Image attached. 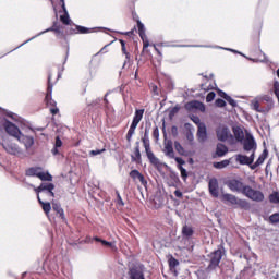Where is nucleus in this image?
<instances>
[{"instance_id": "c03bdc74", "label": "nucleus", "mask_w": 279, "mask_h": 279, "mask_svg": "<svg viewBox=\"0 0 279 279\" xmlns=\"http://www.w3.org/2000/svg\"><path fill=\"white\" fill-rule=\"evenodd\" d=\"M179 265H180V262H178V259H175V257H171L169 259L170 269H173V268L178 267Z\"/></svg>"}, {"instance_id": "9b49d317", "label": "nucleus", "mask_w": 279, "mask_h": 279, "mask_svg": "<svg viewBox=\"0 0 279 279\" xmlns=\"http://www.w3.org/2000/svg\"><path fill=\"white\" fill-rule=\"evenodd\" d=\"M16 140L19 141V143H22V145H24L26 150L32 149V147H34V137L29 135L21 133Z\"/></svg>"}, {"instance_id": "1a4fd4ad", "label": "nucleus", "mask_w": 279, "mask_h": 279, "mask_svg": "<svg viewBox=\"0 0 279 279\" xmlns=\"http://www.w3.org/2000/svg\"><path fill=\"white\" fill-rule=\"evenodd\" d=\"M53 189L56 185L53 183H41L38 187H34L37 197H40V193H44L47 197H56V193H53Z\"/></svg>"}, {"instance_id": "f03ea898", "label": "nucleus", "mask_w": 279, "mask_h": 279, "mask_svg": "<svg viewBox=\"0 0 279 279\" xmlns=\"http://www.w3.org/2000/svg\"><path fill=\"white\" fill-rule=\"evenodd\" d=\"M251 106L255 112H269L274 108V98L267 95L258 96L251 101Z\"/></svg>"}, {"instance_id": "09e8293b", "label": "nucleus", "mask_w": 279, "mask_h": 279, "mask_svg": "<svg viewBox=\"0 0 279 279\" xmlns=\"http://www.w3.org/2000/svg\"><path fill=\"white\" fill-rule=\"evenodd\" d=\"M216 96H217V94H215V92L208 93L206 96L207 104H210V101H214Z\"/></svg>"}, {"instance_id": "e2e57ef3", "label": "nucleus", "mask_w": 279, "mask_h": 279, "mask_svg": "<svg viewBox=\"0 0 279 279\" xmlns=\"http://www.w3.org/2000/svg\"><path fill=\"white\" fill-rule=\"evenodd\" d=\"M193 121L196 123V125H199V118L198 117L194 118Z\"/></svg>"}, {"instance_id": "a878e982", "label": "nucleus", "mask_w": 279, "mask_h": 279, "mask_svg": "<svg viewBox=\"0 0 279 279\" xmlns=\"http://www.w3.org/2000/svg\"><path fill=\"white\" fill-rule=\"evenodd\" d=\"M193 234H195L193 227H191L189 225H184L182 227V236H184L185 239H191V236H193Z\"/></svg>"}, {"instance_id": "ddd939ff", "label": "nucleus", "mask_w": 279, "mask_h": 279, "mask_svg": "<svg viewBox=\"0 0 279 279\" xmlns=\"http://www.w3.org/2000/svg\"><path fill=\"white\" fill-rule=\"evenodd\" d=\"M129 175L133 180V182H140L142 186H147V181L145 179V175H143L141 171L134 169L129 173Z\"/></svg>"}, {"instance_id": "2f4dec72", "label": "nucleus", "mask_w": 279, "mask_h": 279, "mask_svg": "<svg viewBox=\"0 0 279 279\" xmlns=\"http://www.w3.org/2000/svg\"><path fill=\"white\" fill-rule=\"evenodd\" d=\"M41 182H51L53 180V177L49 172H39L38 177Z\"/></svg>"}, {"instance_id": "f8f14e48", "label": "nucleus", "mask_w": 279, "mask_h": 279, "mask_svg": "<svg viewBox=\"0 0 279 279\" xmlns=\"http://www.w3.org/2000/svg\"><path fill=\"white\" fill-rule=\"evenodd\" d=\"M208 189L211 197H219V181L216 178H211L208 182Z\"/></svg>"}, {"instance_id": "72a5a7b5", "label": "nucleus", "mask_w": 279, "mask_h": 279, "mask_svg": "<svg viewBox=\"0 0 279 279\" xmlns=\"http://www.w3.org/2000/svg\"><path fill=\"white\" fill-rule=\"evenodd\" d=\"M174 149L179 156H186V149H184V146L178 141L174 142Z\"/></svg>"}, {"instance_id": "4468645a", "label": "nucleus", "mask_w": 279, "mask_h": 279, "mask_svg": "<svg viewBox=\"0 0 279 279\" xmlns=\"http://www.w3.org/2000/svg\"><path fill=\"white\" fill-rule=\"evenodd\" d=\"M254 158H256L254 153H252L250 157L240 154L236 155L235 160L236 162H239V165H247L248 167H251L252 165H254Z\"/></svg>"}, {"instance_id": "4d7b16f0", "label": "nucleus", "mask_w": 279, "mask_h": 279, "mask_svg": "<svg viewBox=\"0 0 279 279\" xmlns=\"http://www.w3.org/2000/svg\"><path fill=\"white\" fill-rule=\"evenodd\" d=\"M151 93H153V95H155V96L160 95V93L158 92V85H153V86H151Z\"/></svg>"}, {"instance_id": "3c124183", "label": "nucleus", "mask_w": 279, "mask_h": 279, "mask_svg": "<svg viewBox=\"0 0 279 279\" xmlns=\"http://www.w3.org/2000/svg\"><path fill=\"white\" fill-rule=\"evenodd\" d=\"M174 160L178 163V167H182V165H186V161H184L182 157H174Z\"/></svg>"}, {"instance_id": "69168bd1", "label": "nucleus", "mask_w": 279, "mask_h": 279, "mask_svg": "<svg viewBox=\"0 0 279 279\" xmlns=\"http://www.w3.org/2000/svg\"><path fill=\"white\" fill-rule=\"evenodd\" d=\"M135 80H138V69L135 71Z\"/></svg>"}, {"instance_id": "20e7f679", "label": "nucleus", "mask_w": 279, "mask_h": 279, "mask_svg": "<svg viewBox=\"0 0 279 279\" xmlns=\"http://www.w3.org/2000/svg\"><path fill=\"white\" fill-rule=\"evenodd\" d=\"M142 143L146 151V156L154 167H159L160 166V159L156 157L154 151H151V144L149 142V130L145 129L144 136L142 137Z\"/></svg>"}, {"instance_id": "423d86ee", "label": "nucleus", "mask_w": 279, "mask_h": 279, "mask_svg": "<svg viewBox=\"0 0 279 279\" xmlns=\"http://www.w3.org/2000/svg\"><path fill=\"white\" fill-rule=\"evenodd\" d=\"M0 145L3 147L7 154H10L11 156H21V154H23L21 147H19V145L15 143H12L8 136L0 135Z\"/></svg>"}, {"instance_id": "774afa93", "label": "nucleus", "mask_w": 279, "mask_h": 279, "mask_svg": "<svg viewBox=\"0 0 279 279\" xmlns=\"http://www.w3.org/2000/svg\"><path fill=\"white\" fill-rule=\"evenodd\" d=\"M277 77H279V68L276 71Z\"/></svg>"}, {"instance_id": "473e14b6", "label": "nucleus", "mask_w": 279, "mask_h": 279, "mask_svg": "<svg viewBox=\"0 0 279 279\" xmlns=\"http://www.w3.org/2000/svg\"><path fill=\"white\" fill-rule=\"evenodd\" d=\"M129 5L132 10L133 21H135L136 23H141V17H138V14H136V11H134V8H136V3L133 0H131L129 1Z\"/></svg>"}, {"instance_id": "6e6552de", "label": "nucleus", "mask_w": 279, "mask_h": 279, "mask_svg": "<svg viewBox=\"0 0 279 279\" xmlns=\"http://www.w3.org/2000/svg\"><path fill=\"white\" fill-rule=\"evenodd\" d=\"M144 114H145V109H136L135 110L133 121H132L131 126L126 133L128 143H132V137L134 136V134L136 132V128H138V123H141V121H143Z\"/></svg>"}, {"instance_id": "c9c22d12", "label": "nucleus", "mask_w": 279, "mask_h": 279, "mask_svg": "<svg viewBox=\"0 0 279 279\" xmlns=\"http://www.w3.org/2000/svg\"><path fill=\"white\" fill-rule=\"evenodd\" d=\"M199 106H204L202 102L194 100V101H190L185 105V108H187L189 110L193 109V108H199Z\"/></svg>"}, {"instance_id": "bb28decb", "label": "nucleus", "mask_w": 279, "mask_h": 279, "mask_svg": "<svg viewBox=\"0 0 279 279\" xmlns=\"http://www.w3.org/2000/svg\"><path fill=\"white\" fill-rule=\"evenodd\" d=\"M52 209L54 210V213H57V215H59V217L64 221V219H66L64 217V209L62 208V205H60V203H52Z\"/></svg>"}, {"instance_id": "58836bf2", "label": "nucleus", "mask_w": 279, "mask_h": 279, "mask_svg": "<svg viewBox=\"0 0 279 279\" xmlns=\"http://www.w3.org/2000/svg\"><path fill=\"white\" fill-rule=\"evenodd\" d=\"M269 202L271 204H279V194H278V192H275V193L269 195Z\"/></svg>"}, {"instance_id": "2eb2a0df", "label": "nucleus", "mask_w": 279, "mask_h": 279, "mask_svg": "<svg viewBox=\"0 0 279 279\" xmlns=\"http://www.w3.org/2000/svg\"><path fill=\"white\" fill-rule=\"evenodd\" d=\"M216 135L218 141L226 143V141H228V138L230 137V130L227 126H219L216 130Z\"/></svg>"}, {"instance_id": "13d9d810", "label": "nucleus", "mask_w": 279, "mask_h": 279, "mask_svg": "<svg viewBox=\"0 0 279 279\" xmlns=\"http://www.w3.org/2000/svg\"><path fill=\"white\" fill-rule=\"evenodd\" d=\"M54 147H62V140H60V136L56 137V143H54Z\"/></svg>"}, {"instance_id": "e433bc0d", "label": "nucleus", "mask_w": 279, "mask_h": 279, "mask_svg": "<svg viewBox=\"0 0 279 279\" xmlns=\"http://www.w3.org/2000/svg\"><path fill=\"white\" fill-rule=\"evenodd\" d=\"M94 241H96V243H101V245H104L105 247H112V242L101 240V238H99V236H95Z\"/></svg>"}, {"instance_id": "603ef678", "label": "nucleus", "mask_w": 279, "mask_h": 279, "mask_svg": "<svg viewBox=\"0 0 279 279\" xmlns=\"http://www.w3.org/2000/svg\"><path fill=\"white\" fill-rule=\"evenodd\" d=\"M226 101H228V104L230 105V106H232V108H236V101L234 100V99H232V97H228L227 99H226Z\"/></svg>"}, {"instance_id": "c756f323", "label": "nucleus", "mask_w": 279, "mask_h": 279, "mask_svg": "<svg viewBox=\"0 0 279 279\" xmlns=\"http://www.w3.org/2000/svg\"><path fill=\"white\" fill-rule=\"evenodd\" d=\"M37 201L40 204L45 215H49V213H51V203L47 202H43V199H40V196H37Z\"/></svg>"}, {"instance_id": "052dcab7", "label": "nucleus", "mask_w": 279, "mask_h": 279, "mask_svg": "<svg viewBox=\"0 0 279 279\" xmlns=\"http://www.w3.org/2000/svg\"><path fill=\"white\" fill-rule=\"evenodd\" d=\"M186 138H187V141H193V132L189 131L186 133Z\"/></svg>"}, {"instance_id": "0e129e2a", "label": "nucleus", "mask_w": 279, "mask_h": 279, "mask_svg": "<svg viewBox=\"0 0 279 279\" xmlns=\"http://www.w3.org/2000/svg\"><path fill=\"white\" fill-rule=\"evenodd\" d=\"M52 154H58V148L54 146V148L52 149Z\"/></svg>"}, {"instance_id": "864d4df0", "label": "nucleus", "mask_w": 279, "mask_h": 279, "mask_svg": "<svg viewBox=\"0 0 279 279\" xmlns=\"http://www.w3.org/2000/svg\"><path fill=\"white\" fill-rule=\"evenodd\" d=\"M234 136L236 141H243V132L234 131Z\"/></svg>"}, {"instance_id": "aec40b11", "label": "nucleus", "mask_w": 279, "mask_h": 279, "mask_svg": "<svg viewBox=\"0 0 279 279\" xmlns=\"http://www.w3.org/2000/svg\"><path fill=\"white\" fill-rule=\"evenodd\" d=\"M163 154L168 158H172V159L175 158V151L173 150V142L171 140H168L167 142H165Z\"/></svg>"}, {"instance_id": "6e6d98bb", "label": "nucleus", "mask_w": 279, "mask_h": 279, "mask_svg": "<svg viewBox=\"0 0 279 279\" xmlns=\"http://www.w3.org/2000/svg\"><path fill=\"white\" fill-rule=\"evenodd\" d=\"M180 112V107L175 106L170 110V117H173V114H178Z\"/></svg>"}, {"instance_id": "bf43d9fd", "label": "nucleus", "mask_w": 279, "mask_h": 279, "mask_svg": "<svg viewBox=\"0 0 279 279\" xmlns=\"http://www.w3.org/2000/svg\"><path fill=\"white\" fill-rule=\"evenodd\" d=\"M202 90H205V93H208V90H213V86H206L204 84L201 85Z\"/></svg>"}, {"instance_id": "393cba45", "label": "nucleus", "mask_w": 279, "mask_h": 279, "mask_svg": "<svg viewBox=\"0 0 279 279\" xmlns=\"http://www.w3.org/2000/svg\"><path fill=\"white\" fill-rule=\"evenodd\" d=\"M251 44L253 47H258V45H260V28L253 31L251 34Z\"/></svg>"}, {"instance_id": "8fccbe9b", "label": "nucleus", "mask_w": 279, "mask_h": 279, "mask_svg": "<svg viewBox=\"0 0 279 279\" xmlns=\"http://www.w3.org/2000/svg\"><path fill=\"white\" fill-rule=\"evenodd\" d=\"M116 195H117L118 206H125V203H123V198L121 197V194L119 193V191H116Z\"/></svg>"}, {"instance_id": "f704fd0d", "label": "nucleus", "mask_w": 279, "mask_h": 279, "mask_svg": "<svg viewBox=\"0 0 279 279\" xmlns=\"http://www.w3.org/2000/svg\"><path fill=\"white\" fill-rule=\"evenodd\" d=\"M230 165V160L225 159L222 161L214 162V168L215 169H226Z\"/></svg>"}, {"instance_id": "f257e3e1", "label": "nucleus", "mask_w": 279, "mask_h": 279, "mask_svg": "<svg viewBox=\"0 0 279 279\" xmlns=\"http://www.w3.org/2000/svg\"><path fill=\"white\" fill-rule=\"evenodd\" d=\"M227 186L233 193H242V195H244L248 199H252V202L265 201V194H263V192L258 190L252 189V186L250 185H245L242 178L228 180Z\"/></svg>"}, {"instance_id": "7c9ffc66", "label": "nucleus", "mask_w": 279, "mask_h": 279, "mask_svg": "<svg viewBox=\"0 0 279 279\" xmlns=\"http://www.w3.org/2000/svg\"><path fill=\"white\" fill-rule=\"evenodd\" d=\"M131 279H145V274L138 269H131L130 271Z\"/></svg>"}, {"instance_id": "a211bd4d", "label": "nucleus", "mask_w": 279, "mask_h": 279, "mask_svg": "<svg viewBox=\"0 0 279 279\" xmlns=\"http://www.w3.org/2000/svg\"><path fill=\"white\" fill-rule=\"evenodd\" d=\"M137 29H138L140 37L143 40V51H145V49H147V47H149V40L147 39V36L145 35V25L142 24L141 22H137Z\"/></svg>"}, {"instance_id": "4be33fe9", "label": "nucleus", "mask_w": 279, "mask_h": 279, "mask_svg": "<svg viewBox=\"0 0 279 279\" xmlns=\"http://www.w3.org/2000/svg\"><path fill=\"white\" fill-rule=\"evenodd\" d=\"M267 156H269V151L267 149H264L263 153L259 155L258 159L256 160V162H254L251 166L252 171L258 169V167H260V165H263V162L267 160Z\"/></svg>"}, {"instance_id": "c85d7f7f", "label": "nucleus", "mask_w": 279, "mask_h": 279, "mask_svg": "<svg viewBox=\"0 0 279 279\" xmlns=\"http://www.w3.org/2000/svg\"><path fill=\"white\" fill-rule=\"evenodd\" d=\"M119 43L121 45V51H122L123 56H125L124 64H128V62H130V60H131V54H130V52H128V47L125 46V40L120 39Z\"/></svg>"}, {"instance_id": "dca6fc26", "label": "nucleus", "mask_w": 279, "mask_h": 279, "mask_svg": "<svg viewBox=\"0 0 279 279\" xmlns=\"http://www.w3.org/2000/svg\"><path fill=\"white\" fill-rule=\"evenodd\" d=\"M46 32H53L57 38H66V36L64 35V26L60 25V23L58 22H54L53 25Z\"/></svg>"}, {"instance_id": "9d476101", "label": "nucleus", "mask_w": 279, "mask_h": 279, "mask_svg": "<svg viewBox=\"0 0 279 279\" xmlns=\"http://www.w3.org/2000/svg\"><path fill=\"white\" fill-rule=\"evenodd\" d=\"M243 149L244 151H252V154L256 156V141L254 140V136H246V138L243 142Z\"/></svg>"}, {"instance_id": "a19ab883", "label": "nucleus", "mask_w": 279, "mask_h": 279, "mask_svg": "<svg viewBox=\"0 0 279 279\" xmlns=\"http://www.w3.org/2000/svg\"><path fill=\"white\" fill-rule=\"evenodd\" d=\"M9 122L10 121H8V119H5V117L0 116V130H5Z\"/></svg>"}, {"instance_id": "49530a36", "label": "nucleus", "mask_w": 279, "mask_h": 279, "mask_svg": "<svg viewBox=\"0 0 279 279\" xmlns=\"http://www.w3.org/2000/svg\"><path fill=\"white\" fill-rule=\"evenodd\" d=\"M60 19H61V23H63V25H69V23H71V19H69V13L61 15Z\"/></svg>"}, {"instance_id": "cd10ccee", "label": "nucleus", "mask_w": 279, "mask_h": 279, "mask_svg": "<svg viewBox=\"0 0 279 279\" xmlns=\"http://www.w3.org/2000/svg\"><path fill=\"white\" fill-rule=\"evenodd\" d=\"M40 171H43V168L40 167H32L26 170V175L28 178H38V174H40Z\"/></svg>"}, {"instance_id": "39448f33", "label": "nucleus", "mask_w": 279, "mask_h": 279, "mask_svg": "<svg viewBox=\"0 0 279 279\" xmlns=\"http://www.w3.org/2000/svg\"><path fill=\"white\" fill-rule=\"evenodd\" d=\"M221 199L222 202L231 204V206H236V208H241L242 210H250V202L239 198L234 194H222Z\"/></svg>"}, {"instance_id": "6ab92c4d", "label": "nucleus", "mask_w": 279, "mask_h": 279, "mask_svg": "<svg viewBox=\"0 0 279 279\" xmlns=\"http://www.w3.org/2000/svg\"><path fill=\"white\" fill-rule=\"evenodd\" d=\"M134 155L131 156L132 162H136L137 165H141L143 162V157L141 155V143L136 142L134 147Z\"/></svg>"}, {"instance_id": "79ce46f5", "label": "nucleus", "mask_w": 279, "mask_h": 279, "mask_svg": "<svg viewBox=\"0 0 279 279\" xmlns=\"http://www.w3.org/2000/svg\"><path fill=\"white\" fill-rule=\"evenodd\" d=\"M153 138L156 141V143H158L160 138V130L158 129V126H155L153 130Z\"/></svg>"}, {"instance_id": "0eeeda50", "label": "nucleus", "mask_w": 279, "mask_h": 279, "mask_svg": "<svg viewBox=\"0 0 279 279\" xmlns=\"http://www.w3.org/2000/svg\"><path fill=\"white\" fill-rule=\"evenodd\" d=\"M226 254V251H223V248H218L214 252H211L210 254L207 255V258H209V264L207 266V271H215V269H217V267H219L220 263H221V258H223Z\"/></svg>"}, {"instance_id": "680f3d73", "label": "nucleus", "mask_w": 279, "mask_h": 279, "mask_svg": "<svg viewBox=\"0 0 279 279\" xmlns=\"http://www.w3.org/2000/svg\"><path fill=\"white\" fill-rule=\"evenodd\" d=\"M174 195L175 197H178L179 199L182 198V192L180 190L174 191Z\"/></svg>"}, {"instance_id": "b1692460", "label": "nucleus", "mask_w": 279, "mask_h": 279, "mask_svg": "<svg viewBox=\"0 0 279 279\" xmlns=\"http://www.w3.org/2000/svg\"><path fill=\"white\" fill-rule=\"evenodd\" d=\"M90 32H92L90 28L76 25L75 28H69L66 31V34H70V35H73V34H90Z\"/></svg>"}, {"instance_id": "a18cd8bd", "label": "nucleus", "mask_w": 279, "mask_h": 279, "mask_svg": "<svg viewBox=\"0 0 279 279\" xmlns=\"http://www.w3.org/2000/svg\"><path fill=\"white\" fill-rule=\"evenodd\" d=\"M215 106L217 108H226V100L221 99V98H218L216 99L215 101Z\"/></svg>"}, {"instance_id": "7ed1b4c3", "label": "nucleus", "mask_w": 279, "mask_h": 279, "mask_svg": "<svg viewBox=\"0 0 279 279\" xmlns=\"http://www.w3.org/2000/svg\"><path fill=\"white\" fill-rule=\"evenodd\" d=\"M53 77V73L49 72L48 74V87L45 96V104L50 108V113L52 117H56V114L60 113V109L58 108V102L53 100V83H51V80Z\"/></svg>"}, {"instance_id": "338daca9", "label": "nucleus", "mask_w": 279, "mask_h": 279, "mask_svg": "<svg viewBox=\"0 0 279 279\" xmlns=\"http://www.w3.org/2000/svg\"><path fill=\"white\" fill-rule=\"evenodd\" d=\"M62 2V8L63 10H66L65 5H64V0H60Z\"/></svg>"}, {"instance_id": "412c9836", "label": "nucleus", "mask_w": 279, "mask_h": 279, "mask_svg": "<svg viewBox=\"0 0 279 279\" xmlns=\"http://www.w3.org/2000/svg\"><path fill=\"white\" fill-rule=\"evenodd\" d=\"M206 138H208V133L206 131V124L199 123L197 130V140L199 143H206Z\"/></svg>"}, {"instance_id": "4c0bfd02", "label": "nucleus", "mask_w": 279, "mask_h": 279, "mask_svg": "<svg viewBox=\"0 0 279 279\" xmlns=\"http://www.w3.org/2000/svg\"><path fill=\"white\" fill-rule=\"evenodd\" d=\"M270 93H274L279 101V82L275 81L272 89H270Z\"/></svg>"}, {"instance_id": "ea45409f", "label": "nucleus", "mask_w": 279, "mask_h": 279, "mask_svg": "<svg viewBox=\"0 0 279 279\" xmlns=\"http://www.w3.org/2000/svg\"><path fill=\"white\" fill-rule=\"evenodd\" d=\"M179 171H181V178L184 182H186L187 178H189V172H186V169H184V167L182 166H178Z\"/></svg>"}, {"instance_id": "37998d69", "label": "nucleus", "mask_w": 279, "mask_h": 279, "mask_svg": "<svg viewBox=\"0 0 279 279\" xmlns=\"http://www.w3.org/2000/svg\"><path fill=\"white\" fill-rule=\"evenodd\" d=\"M269 223H278L279 222V213L272 214L269 218Z\"/></svg>"}, {"instance_id": "5701e85b", "label": "nucleus", "mask_w": 279, "mask_h": 279, "mask_svg": "<svg viewBox=\"0 0 279 279\" xmlns=\"http://www.w3.org/2000/svg\"><path fill=\"white\" fill-rule=\"evenodd\" d=\"M228 154V146L225 144L218 143L216 146V153L213 155V158H223Z\"/></svg>"}, {"instance_id": "f3484780", "label": "nucleus", "mask_w": 279, "mask_h": 279, "mask_svg": "<svg viewBox=\"0 0 279 279\" xmlns=\"http://www.w3.org/2000/svg\"><path fill=\"white\" fill-rule=\"evenodd\" d=\"M4 130H5L7 134H9V136H13V138H19V136L21 134V129H19V126H16L12 122H9Z\"/></svg>"}, {"instance_id": "de8ad7c7", "label": "nucleus", "mask_w": 279, "mask_h": 279, "mask_svg": "<svg viewBox=\"0 0 279 279\" xmlns=\"http://www.w3.org/2000/svg\"><path fill=\"white\" fill-rule=\"evenodd\" d=\"M105 151H106V147H104L102 149L90 150L89 156L92 157L99 156V154H104Z\"/></svg>"}, {"instance_id": "5fc2aeb1", "label": "nucleus", "mask_w": 279, "mask_h": 279, "mask_svg": "<svg viewBox=\"0 0 279 279\" xmlns=\"http://www.w3.org/2000/svg\"><path fill=\"white\" fill-rule=\"evenodd\" d=\"M218 95H219V97H221L225 100L230 97V96H228V94H226V92H223L221 89L218 90Z\"/></svg>"}]
</instances>
